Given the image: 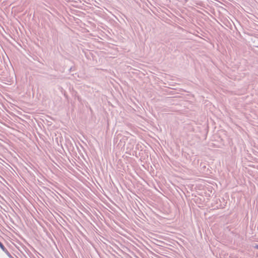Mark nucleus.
Here are the masks:
<instances>
[{
	"mask_svg": "<svg viewBox=\"0 0 258 258\" xmlns=\"http://www.w3.org/2000/svg\"><path fill=\"white\" fill-rule=\"evenodd\" d=\"M77 98H78V100H80V97L79 96H78V97H77Z\"/></svg>",
	"mask_w": 258,
	"mask_h": 258,
	"instance_id": "nucleus-4",
	"label": "nucleus"
},
{
	"mask_svg": "<svg viewBox=\"0 0 258 258\" xmlns=\"http://www.w3.org/2000/svg\"><path fill=\"white\" fill-rule=\"evenodd\" d=\"M226 206L225 204H224L223 206L222 205H220V208H224L225 207V206Z\"/></svg>",
	"mask_w": 258,
	"mask_h": 258,
	"instance_id": "nucleus-2",
	"label": "nucleus"
},
{
	"mask_svg": "<svg viewBox=\"0 0 258 258\" xmlns=\"http://www.w3.org/2000/svg\"><path fill=\"white\" fill-rule=\"evenodd\" d=\"M0 248L7 255L9 258H14L11 254L8 251L7 248L5 247L4 244L0 241Z\"/></svg>",
	"mask_w": 258,
	"mask_h": 258,
	"instance_id": "nucleus-1",
	"label": "nucleus"
},
{
	"mask_svg": "<svg viewBox=\"0 0 258 258\" xmlns=\"http://www.w3.org/2000/svg\"><path fill=\"white\" fill-rule=\"evenodd\" d=\"M254 247V248H255L256 249H258V245H255Z\"/></svg>",
	"mask_w": 258,
	"mask_h": 258,
	"instance_id": "nucleus-3",
	"label": "nucleus"
}]
</instances>
